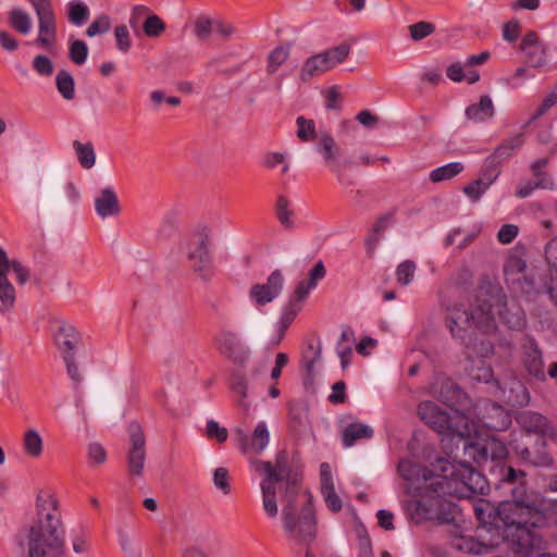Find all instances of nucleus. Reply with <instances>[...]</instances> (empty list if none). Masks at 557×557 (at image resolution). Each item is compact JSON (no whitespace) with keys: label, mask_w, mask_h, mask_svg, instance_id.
<instances>
[{"label":"nucleus","mask_w":557,"mask_h":557,"mask_svg":"<svg viewBox=\"0 0 557 557\" xmlns=\"http://www.w3.org/2000/svg\"><path fill=\"white\" fill-rule=\"evenodd\" d=\"M315 288L311 286L308 281H301L296 286L294 294L290 296L289 300L297 302L302 306L304 301L308 297L311 289Z\"/></svg>","instance_id":"e2e57ef3"},{"label":"nucleus","mask_w":557,"mask_h":557,"mask_svg":"<svg viewBox=\"0 0 557 557\" xmlns=\"http://www.w3.org/2000/svg\"><path fill=\"white\" fill-rule=\"evenodd\" d=\"M15 300V288L8 278V253L0 247V311L11 310Z\"/></svg>","instance_id":"dca6fc26"},{"label":"nucleus","mask_w":557,"mask_h":557,"mask_svg":"<svg viewBox=\"0 0 557 557\" xmlns=\"http://www.w3.org/2000/svg\"><path fill=\"white\" fill-rule=\"evenodd\" d=\"M373 434V429L364 423H349L343 431V444L345 447H350L358 440L371 438Z\"/></svg>","instance_id":"a878e982"},{"label":"nucleus","mask_w":557,"mask_h":557,"mask_svg":"<svg viewBox=\"0 0 557 557\" xmlns=\"http://www.w3.org/2000/svg\"><path fill=\"white\" fill-rule=\"evenodd\" d=\"M128 433L127 471L132 478H141L146 462V437L140 424L135 421L129 423Z\"/></svg>","instance_id":"1a4fd4ad"},{"label":"nucleus","mask_w":557,"mask_h":557,"mask_svg":"<svg viewBox=\"0 0 557 557\" xmlns=\"http://www.w3.org/2000/svg\"><path fill=\"white\" fill-rule=\"evenodd\" d=\"M10 26L20 34L26 35L32 29V17L23 9H12L8 14Z\"/></svg>","instance_id":"c85d7f7f"},{"label":"nucleus","mask_w":557,"mask_h":557,"mask_svg":"<svg viewBox=\"0 0 557 557\" xmlns=\"http://www.w3.org/2000/svg\"><path fill=\"white\" fill-rule=\"evenodd\" d=\"M231 389L239 396L238 405L248 408V405L245 403V398L247 396V380L244 373L240 371H235L231 377Z\"/></svg>","instance_id":"e433bc0d"},{"label":"nucleus","mask_w":557,"mask_h":557,"mask_svg":"<svg viewBox=\"0 0 557 557\" xmlns=\"http://www.w3.org/2000/svg\"><path fill=\"white\" fill-rule=\"evenodd\" d=\"M499 175V165L495 162H490L486 158L484 165L482 166L479 178L483 180L488 186H491Z\"/></svg>","instance_id":"864d4df0"},{"label":"nucleus","mask_w":557,"mask_h":557,"mask_svg":"<svg viewBox=\"0 0 557 557\" xmlns=\"http://www.w3.org/2000/svg\"><path fill=\"white\" fill-rule=\"evenodd\" d=\"M524 270L525 262L522 259L511 258L505 268V273L507 276L516 274L517 277H507V281L511 280L512 283H517L521 293L530 295L535 292V282L524 273Z\"/></svg>","instance_id":"6ab92c4d"},{"label":"nucleus","mask_w":557,"mask_h":557,"mask_svg":"<svg viewBox=\"0 0 557 557\" xmlns=\"http://www.w3.org/2000/svg\"><path fill=\"white\" fill-rule=\"evenodd\" d=\"M73 149L82 168L89 170L96 163V152L91 141L81 143L73 141Z\"/></svg>","instance_id":"cd10ccee"},{"label":"nucleus","mask_w":557,"mask_h":557,"mask_svg":"<svg viewBox=\"0 0 557 557\" xmlns=\"http://www.w3.org/2000/svg\"><path fill=\"white\" fill-rule=\"evenodd\" d=\"M519 233V227L515 224H505L497 233V239L500 244L507 245L513 242Z\"/></svg>","instance_id":"680f3d73"},{"label":"nucleus","mask_w":557,"mask_h":557,"mask_svg":"<svg viewBox=\"0 0 557 557\" xmlns=\"http://www.w3.org/2000/svg\"><path fill=\"white\" fill-rule=\"evenodd\" d=\"M255 471L263 475L260 487L262 505L269 518L278 513L277 490L284 484L282 497L283 528L287 536L298 543H310L317 536V519L309 491H301L296 475H292L288 454L280 450L275 462L252 460Z\"/></svg>","instance_id":"f03ea898"},{"label":"nucleus","mask_w":557,"mask_h":557,"mask_svg":"<svg viewBox=\"0 0 557 557\" xmlns=\"http://www.w3.org/2000/svg\"><path fill=\"white\" fill-rule=\"evenodd\" d=\"M482 423L491 431H506L511 425V417L503 406L490 403L485 406Z\"/></svg>","instance_id":"f3484780"},{"label":"nucleus","mask_w":557,"mask_h":557,"mask_svg":"<svg viewBox=\"0 0 557 557\" xmlns=\"http://www.w3.org/2000/svg\"><path fill=\"white\" fill-rule=\"evenodd\" d=\"M26 455L37 458L42 453V438L36 430H28L24 435Z\"/></svg>","instance_id":"c9c22d12"},{"label":"nucleus","mask_w":557,"mask_h":557,"mask_svg":"<svg viewBox=\"0 0 557 557\" xmlns=\"http://www.w3.org/2000/svg\"><path fill=\"white\" fill-rule=\"evenodd\" d=\"M89 10L82 1H71L67 3L69 21L74 25H81L88 17Z\"/></svg>","instance_id":"58836bf2"},{"label":"nucleus","mask_w":557,"mask_h":557,"mask_svg":"<svg viewBox=\"0 0 557 557\" xmlns=\"http://www.w3.org/2000/svg\"><path fill=\"white\" fill-rule=\"evenodd\" d=\"M465 170V165L461 162H451L440 168L434 169L430 173V181L433 183H440L448 181L459 175Z\"/></svg>","instance_id":"c756f323"},{"label":"nucleus","mask_w":557,"mask_h":557,"mask_svg":"<svg viewBox=\"0 0 557 557\" xmlns=\"http://www.w3.org/2000/svg\"><path fill=\"white\" fill-rule=\"evenodd\" d=\"M416 273V263L411 260H405L396 268V281L401 286L409 285Z\"/></svg>","instance_id":"a19ab883"},{"label":"nucleus","mask_w":557,"mask_h":557,"mask_svg":"<svg viewBox=\"0 0 557 557\" xmlns=\"http://www.w3.org/2000/svg\"><path fill=\"white\" fill-rule=\"evenodd\" d=\"M329 71L330 69L326 65V60L320 52L306 59L301 66L299 78L301 82L308 83L313 77L320 76Z\"/></svg>","instance_id":"412c9836"},{"label":"nucleus","mask_w":557,"mask_h":557,"mask_svg":"<svg viewBox=\"0 0 557 557\" xmlns=\"http://www.w3.org/2000/svg\"><path fill=\"white\" fill-rule=\"evenodd\" d=\"M289 45L276 47L269 55L268 59V73H274L289 57Z\"/></svg>","instance_id":"ea45409f"},{"label":"nucleus","mask_w":557,"mask_h":557,"mask_svg":"<svg viewBox=\"0 0 557 557\" xmlns=\"http://www.w3.org/2000/svg\"><path fill=\"white\" fill-rule=\"evenodd\" d=\"M433 492L458 498H472L475 495H484L488 490L485 476L468 465L451 467L449 474L442 475L431 483Z\"/></svg>","instance_id":"39448f33"},{"label":"nucleus","mask_w":557,"mask_h":557,"mask_svg":"<svg viewBox=\"0 0 557 557\" xmlns=\"http://www.w3.org/2000/svg\"><path fill=\"white\" fill-rule=\"evenodd\" d=\"M284 275L281 270H274L263 284H253L249 290L250 298L258 306H265L280 296L284 287Z\"/></svg>","instance_id":"9d476101"},{"label":"nucleus","mask_w":557,"mask_h":557,"mask_svg":"<svg viewBox=\"0 0 557 557\" xmlns=\"http://www.w3.org/2000/svg\"><path fill=\"white\" fill-rule=\"evenodd\" d=\"M321 361V345L309 344L302 356V366L308 376L314 375V367Z\"/></svg>","instance_id":"f704fd0d"},{"label":"nucleus","mask_w":557,"mask_h":557,"mask_svg":"<svg viewBox=\"0 0 557 557\" xmlns=\"http://www.w3.org/2000/svg\"><path fill=\"white\" fill-rule=\"evenodd\" d=\"M488 188L490 186L483 182V180L476 178L463 187V193L471 199V201L475 202Z\"/></svg>","instance_id":"3c124183"},{"label":"nucleus","mask_w":557,"mask_h":557,"mask_svg":"<svg viewBox=\"0 0 557 557\" xmlns=\"http://www.w3.org/2000/svg\"><path fill=\"white\" fill-rule=\"evenodd\" d=\"M38 18L39 35L37 44L40 46H50L55 41L57 22L55 15L42 16Z\"/></svg>","instance_id":"bb28decb"},{"label":"nucleus","mask_w":557,"mask_h":557,"mask_svg":"<svg viewBox=\"0 0 557 557\" xmlns=\"http://www.w3.org/2000/svg\"><path fill=\"white\" fill-rule=\"evenodd\" d=\"M498 543L486 544L483 542H479L473 537H460L456 547L465 553L473 554V555H483L486 554L490 548L497 546Z\"/></svg>","instance_id":"473e14b6"},{"label":"nucleus","mask_w":557,"mask_h":557,"mask_svg":"<svg viewBox=\"0 0 557 557\" xmlns=\"http://www.w3.org/2000/svg\"><path fill=\"white\" fill-rule=\"evenodd\" d=\"M495 113L494 104L490 96L483 95L478 103L470 104L466 109V116L473 122H483Z\"/></svg>","instance_id":"5701e85b"},{"label":"nucleus","mask_w":557,"mask_h":557,"mask_svg":"<svg viewBox=\"0 0 557 557\" xmlns=\"http://www.w3.org/2000/svg\"><path fill=\"white\" fill-rule=\"evenodd\" d=\"M215 21L207 15H199L195 21L194 32L197 38L207 39L214 32Z\"/></svg>","instance_id":"49530a36"},{"label":"nucleus","mask_w":557,"mask_h":557,"mask_svg":"<svg viewBox=\"0 0 557 557\" xmlns=\"http://www.w3.org/2000/svg\"><path fill=\"white\" fill-rule=\"evenodd\" d=\"M33 69L42 76H50L54 66L52 61L46 55H36L33 60Z\"/></svg>","instance_id":"4d7b16f0"},{"label":"nucleus","mask_w":557,"mask_h":557,"mask_svg":"<svg viewBox=\"0 0 557 557\" xmlns=\"http://www.w3.org/2000/svg\"><path fill=\"white\" fill-rule=\"evenodd\" d=\"M55 86L63 99L73 100L75 98V82L66 70L59 71L55 76Z\"/></svg>","instance_id":"7c9ffc66"},{"label":"nucleus","mask_w":557,"mask_h":557,"mask_svg":"<svg viewBox=\"0 0 557 557\" xmlns=\"http://www.w3.org/2000/svg\"><path fill=\"white\" fill-rule=\"evenodd\" d=\"M143 30L150 38L159 37L165 30V24L158 15H148L143 22Z\"/></svg>","instance_id":"79ce46f5"},{"label":"nucleus","mask_w":557,"mask_h":557,"mask_svg":"<svg viewBox=\"0 0 557 557\" xmlns=\"http://www.w3.org/2000/svg\"><path fill=\"white\" fill-rule=\"evenodd\" d=\"M315 150L323 159L324 164L331 170L342 164L343 150L335 138L327 132H321L315 143Z\"/></svg>","instance_id":"4468645a"},{"label":"nucleus","mask_w":557,"mask_h":557,"mask_svg":"<svg viewBox=\"0 0 557 557\" xmlns=\"http://www.w3.org/2000/svg\"><path fill=\"white\" fill-rule=\"evenodd\" d=\"M87 453L89 461L94 465H102L107 460V451L99 443H90Z\"/></svg>","instance_id":"bf43d9fd"},{"label":"nucleus","mask_w":557,"mask_h":557,"mask_svg":"<svg viewBox=\"0 0 557 557\" xmlns=\"http://www.w3.org/2000/svg\"><path fill=\"white\" fill-rule=\"evenodd\" d=\"M213 484L224 495L231 493L230 473L224 467H219L213 472Z\"/></svg>","instance_id":"09e8293b"},{"label":"nucleus","mask_w":557,"mask_h":557,"mask_svg":"<svg viewBox=\"0 0 557 557\" xmlns=\"http://www.w3.org/2000/svg\"><path fill=\"white\" fill-rule=\"evenodd\" d=\"M394 218L395 210L380 215L372 225L371 232L380 236L385 230H387L393 224Z\"/></svg>","instance_id":"052dcab7"},{"label":"nucleus","mask_w":557,"mask_h":557,"mask_svg":"<svg viewBox=\"0 0 557 557\" xmlns=\"http://www.w3.org/2000/svg\"><path fill=\"white\" fill-rule=\"evenodd\" d=\"M350 45L347 42H343L336 47H332L321 54L326 60V65L330 70L334 69L337 64L343 63L350 53Z\"/></svg>","instance_id":"2f4dec72"},{"label":"nucleus","mask_w":557,"mask_h":557,"mask_svg":"<svg viewBox=\"0 0 557 557\" xmlns=\"http://www.w3.org/2000/svg\"><path fill=\"white\" fill-rule=\"evenodd\" d=\"M114 37L116 40L117 49L126 53L132 48V38L125 25H117L114 28Z\"/></svg>","instance_id":"8fccbe9b"},{"label":"nucleus","mask_w":557,"mask_h":557,"mask_svg":"<svg viewBox=\"0 0 557 557\" xmlns=\"http://www.w3.org/2000/svg\"><path fill=\"white\" fill-rule=\"evenodd\" d=\"M556 103H557V91L553 90L544 98L541 106L537 108L536 112L532 115V120H536V119L543 116Z\"/></svg>","instance_id":"774afa93"},{"label":"nucleus","mask_w":557,"mask_h":557,"mask_svg":"<svg viewBox=\"0 0 557 557\" xmlns=\"http://www.w3.org/2000/svg\"><path fill=\"white\" fill-rule=\"evenodd\" d=\"M95 209L102 219L120 213L119 199L113 188L107 187L100 191L99 196L95 199Z\"/></svg>","instance_id":"aec40b11"},{"label":"nucleus","mask_w":557,"mask_h":557,"mask_svg":"<svg viewBox=\"0 0 557 557\" xmlns=\"http://www.w3.org/2000/svg\"><path fill=\"white\" fill-rule=\"evenodd\" d=\"M302 306L294 302L292 300H288L287 304L283 307L282 313L277 323V336L273 341L274 345H278L282 339L284 338L286 331L293 323V321L296 319L298 313L301 311Z\"/></svg>","instance_id":"4be33fe9"},{"label":"nucleus","mask_w":557,"mask_h":557,"mask_svg":"<svg viewBox=\"0 0 557 557\" xmlns=\"http://www.w3.org/2000/svg\"><path fill=\"white\" fill-rule=\"evenodd\" d=\"M206 434L209 438H215L219 443H224L227 440L228 431L227 429L220 426L216 421L209 420L207 422Z\"/></svg>","instance_id":"13d9d810"},{"label":"nucleus","mask_w":557,"mask_h":557,"mask_svg":"<svg viewBox=\"0 0 557 557\" xmlns=\"http://www.w3.org/2000/svg\"><path fill=\"white\" fill-rule=\"evenodd\" d=\"M450 429L445 434L457 435L461 438L470 440L476 433V426L468 417L455 412L451 417Z\"/></svg>","instance_id":"393cba45"},{"label":"nucleus","mask_w":557,"mask_h":557,"mask_svg":"<svg viewBox=\"0 0 557 557\" xmlns=\"http://www.w3.org/2000/svg\"><path fill=\"white\" fill-rule=\"evenodd\" d=\"M435 32L434 24L425 21L414 23L409 26L410 37L414 41L422 40Z\"/></svg>","instance_id":"de8ad7c7"},{"label":"nucleus","mask_w":557,"mask_h":557,"mask_svg":"<svg viewBox=\"0 0 557 557\" xmlns=\"http://www.w3.org/2000/svg\"><path fill=\"white\" fill-rule=\"evenodd\" d=\"M57 507L58 502L52 495L38 494V520L29 528L27 557H47L46 547L51 557H69L65 531Z\"/></svg>","instance_id":"7ed1b4c3"},{"label":"nucleus","mask_w":557,"mask_h":557,"mask_svg":"<svg viewBox=\"0 0 557 557\" xmlns=\"http://www.w3.org/2000/svg\"><path fill=\"white\" fill-rule=\"evenodd\" d=\"M213 344L221 356L236 366H245L250 359V348L238 333L232 330H220L213 338Z\"/></svg>","instance_id":"6e6552de"},{"label":"nucleus","mask_w":557,"mask_h":557,"mask_svg":"<svg viewBox=\"0 0 557 557\" xmlns=\"http://www.w3.org/2000/svg\"><path fill=\"white\" fill-rule=\"evenodd\" d=\"M149 9L144 5H136L132 10V14L129 17V25L136 32L144 22V20L148 16Z\"/></svg>","instance_id":"69168bd1"},{"label":"nucleus","mask_w":557,"mask_h":557,"mask_svg":"<svg viewBox=\"0 0 557 557\" xmlns=\"http://www.w3.org/2000/svg\"><path fill=\"white\" fill-rule=\"evenodd\" d=\"M88 57V46L85 41L76 39L74 40L69 49L70 60L76 64L82 65L86 62Z\"/></svg>","instance_id":"37998d69"},{"label":"nucleus","mask_w":557,"mask_h":557,"mask_svg":"<svg viewBox=\"0 0 557 557\" xmlns=\"http://www.w3.org/2000/svg\"><path fill=\"white\" fill-rule=\"evenodd\" d=\"M355 162L351 159L345 158L341 165H337L330 171L336 176L339 185L344 187L354 186L356 184L355 178L345 172V168L352 166Z\"/></svg>","instance_id":"a18cd8bd"},{"label":"nucleus","mask_w":557,"mask_h":557,"mask_svg":"<svg viewBox=\"0 0 557 557\" xmlns=\"http://www.w3.org/2000/svg\"><path fill=\"white\" fill-rule=\"evenodd\" d=\"M81 341L82 337L76 329L64 321L60 323L54 333V343L61 351L62 358L65 356H74Z\"/></svg>","instance_id":"2eb2a0df"},{"label":"nucleus","mask_w":557,"mask_h":557,"mask_svg":"<svg viewBox=\"0 0 557 557\" xmlns=\"http://www.w3.org/2000/svg\"><path fill=\"white\" fill-rule=\"evenodd\" d=\"M447 312V326L454 337L465 339L471 325L485 333L495 329L493 305L486 299L478 298L475 307L470 312L457 306L448 307Z\"/></svg>","instance_id":"423d86ee"},{"label":"nucleus","mask_w":557,"mask_h":557,"mask_svg":"<svg viewBox=\"0 0 557 557\" xmlns=\"http://www.w3.org/2000/svg\"><path fill=\"white\" fill-rule=\"evenodd\" d=\"M524 143V136L523 134H517L516 136L504 140L496 149L495 151L488 156L490 162H495L498 165L504 161L509 159L513 150L521 147Z\"/></svg>","instance_id":"b1692460"},{"label":"nucleus","mask_w":557,"mask_h":557,"mask_svg":"<svg viewBox=\"0 0 557 557\" xmlns=\"http://www.w3.org/2000/svg\"><path fill=\"white\" fill-rule=\"evenodd\" d=\"M346 384L344 381H337L332 386V393L329 396V401L332 404H343L346 401Z\"/></svg>","instance_id":"338daca9"},{"label":"nucleus","mask_w":557,"mask_h":557,"mask_svg":"<svg viewBox=\"0 0 557 557\" xmlns=\"http://www.w3.org/2000/svg\"><path fill=\"white\" fill-rule=\"evenodd\" d=\"M187 259L193 273L203 282H209L215 271L211 253L210 230L199 227L187 244Z\"/></svg>","instance_id":"0eeeda50"},{"label":"nucleus","mask_w":557,"mask_h":557,"mask_svg":"<svg viewBox=\"0 0 557 557\" xmlns=\"http://www.w3.org/2000/svg\"><path fill=\"white\" fill-rule=\"evenodd\" d=\"M498 305L502 306V309L498 311V314L502 321L511 330L521 331L527 325V317L524 310L516 305H508L506 301V297L497 298Z\"/></svg>","instance_id":"a211bd4d"},{"label":"nucleus","mask_w":557,"mask_h":557,"mask_svg":"<svg viewBox=\"0 0 557 557\" xmlns=\"http://www.w3.org/2000/svg\"><path fill=\"white\" fill-rule=\"evenodd\" d=\"M522 430L519 440L512 442V449L523 461L536 467L550 466L553 459L546 450V440L556 435L548 419L539 412L527 410L517 417Z\"/></svg>","instance_id":"20e7f679"},{"label":"nucleus","mask_w":557,"mask_h":557,"mask_svg":"<svg viewBox=\"0 0 557 557\" xmlns=\"http://www.w3.org/2000/svg\"><path fill=\"white\" fill-rule=\"evenodd\" d=\"M321 494L324 498L326 507L332 512H338L343 508V503L339 496L335 492V487H330L321 491Z\"/></svg>","instance_id":"6e6d98bb"},{"label":"nucleus","mask_w":557,"mask_h":557,"mask_svg":"<svg viewBox=\"0 0 557 557\" xmlns=\"http://www.w3.org/2000/svg\"><path fill=\"white\" fill-rule=\"evenodd\" d=\"M521 33V26L518 21L511 20L503 26V38L509 42L518 39Z\"/></svg>","instance_id":"0e129e2a"},{"label":"nucleus","mask_w":557,"mask_h":557,"mask_svg":"<svg viewBox=\"0 0 557 557\" xmlns=\"http://www.w3.org/2000/svg\"><path fill=\"white\" fill-rule=\"evenodd\" d=\"M10 270H12L16 275V281L20 285H24L26 282H28L30 272L25 265L22 264L21 261L16 259L10 260L8 258V273Z\"/></svg>","instance_id":"5fc2aeb1"},{"label":"nucleus","mask_w":557,"mask_h":557,"mask_svg":"<svg viewBox=\"0 0 557 557\" xmlns=\"http://www.w3.org/2000/svg\"><path fill=\"white\" fill-rule=\"evenodd\" d=\"M110 18L108 15H100L97 17L86 29V35L88 37H94L96 35L104 34L110 29Z\"/></svg>","instance_id":"603ef678"},{"label":"nucleus","mask_w":557,"mask_h":557,"mask_svg":"<svg viewBox=\"0 0 557 557\" xmlns=\"http://www.w3.org/2000/svg\"><path fill=\"white\" fill-rule=\"evenodd\" d=\"M418 416L422 421L430 425L433 430L441 434H445L449 430L451 417L434 401L424 400L418 406Z\"/></svg>","instance_id":"f8f14e48"},{"label":"nucleus","mask_w":557,"mask_h":557,"mask_svg":"<svg viewBox=\"0 0 557 557\" xmlns=\"http://www.w3.org/2000/svg\"><path fill=\"white\" fill-rule=\"evenodd\" d=\"M473 460L482 463L491 459L495 462L492 473L497 475L500 486H508L511 500L503 502L497 509L502 525L503 541L512 553L519 557H531L543 546V539L537 529L545 523V516L537 509L536 496L529 494L524 486L525 473L511 466L503 463L508 455L505 444L495 438L487 437L482 442H466Z\"/></svg>","instance_id":"f257e3e1"},{"label":"nucleus","mask_w":557,"mask_h":557,"mask_svg":"<svg viewBox=\"0 0 557 557\" xmlns=\"http://www.w3.org/2000/svg\"><path fill=\"white\" fill-rule=\"evenodd\" d=\"M296 134L299 140L304 143L312 141L314 139L318 140L319 134H317L315 123L313 120L306 119L305 116L300 115L296 119Z\"/></svg>","instance_id":"72a5a7b5"},{"label":"nucleus","mask_w":557,"mask_h":557,"mask_svg":"<svg viewBox=\"0 0 557 557\" xmlns=\"http://www.w3.org/2000/svg\"><path fill=\"white\" fill-rule=\"evenodd\" d=\"M236 441L244 454L249 451L261 453L269 443V431L264 422H260L253 430L252 436L249 437L243 430L235 431Z\"/></svg>","instance_id":"ddd939ff"},{"label":"nucleus","mask_w":557,"mask_h":557,"mask_svg":"<svg viewBox=\"0 0 557 557\" xmlns=\"http://www.w3.org/2000/svg\"><path fill=\"white\" fill-rule=\"evenodd\" d=\"M527 63L532 67H543L547 64V49L542 44L523 51Z\"/></svg>","instance_id":"4c0bfd02"},{"label":"nucleus","mask_w":557,"mask_h":557,"mask_svg":"<svg viewBox=\"0 0 557 557\" xmlns=\"http://www.w3.org/2000/svg\"><path fill=\"white\" fill-rule=\"evenodd\" d=\"M289 201L285 196H278L276 200V216L280 223L287 227L292 228L294 222L292 220L293 212L288 209Z\"/></svg>","instance_id":"c03bdc74"},{"label":"nucleus","mask_w":557,"mask_h":557,"mask_svg":"<svg viewBox=\"0 0 557 557\" xmlns=\"http://www.w3.org/2000/svg\"><path fill=\"white\" fill-rule=\"evenodd\" d=\"M522 362L531 376L540 381L545 380L543 352L532 336H525L522 343Z\"/></svg>","instance_id":"9b49d317"}]
</instances>
